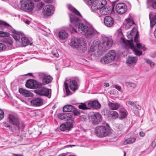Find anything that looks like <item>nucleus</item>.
<instances>
[{"label": "nucleus", "instance_id": "1", "mask_svg": "<svg viewBox=\"0 0 156 156\" xmlns=\"http://www.w3.org/2000/svg\"><path fill=\"white\" fill-rule=\"evenodd\" d=\"M67 7L73 12V14H69L71 24L69 25V29L71 33L76 32L75 27H78L79 32L86 38L91 39L97 36L98 32L93 27L81 22L82 16L76 9L70 4L67 5Z\"/></svg>", "mask_w": 156, "mask_h": 156}, {"label": "nucleus", "instance_id": "2", "mask_svg": "<svg viewBox=\"0 0 156 156\" xmlns=\"http://www.w3.org/2000/svg\"><path fill=\"white\" fill-rule=\"evenodd\" d=\"M113 43V41L111 38H105L101 41L95 40L90 45L89 53L92 55L91 52L97 51L100 52H98L99 54H102L108 50L112 46Z\"/></svg>", "mask_w": 156, "mask_h": 156}, {"label": "nucleus", "instance_id": "3", "mask_svg": "<svg viewBox=\"0 0 156 156\" xmlns=\"http://www.w3.org/2000/svg\"><path fill=\"white\" fill-rule=\"evenodd\" d=\"M137 33V39L139 36L138 32L135 28H133L130 33L127 35L128 40L126 41L123 37L120 39V43L123 47L128 49L130 48L134 52L135 54L137 56L142 55V52L137 49L135 46L132 42L133 37L134 38Z\"/></svg>", "mask_w": 156, "mask_h": 156}, {"label": "nucleus", "instance_id": "4", "mask_svg": "<svg viewBox=\"0 0 156 156\" xmlns=\"http://www.w3.org/2000/svg\"><path fill=\"white\" fill-rule=\"evenodd\" d=\"M106 4V0H94L91 5V11L96 13L99 17L107 15L110 13V9L103 8Z\"/></svg>", "mask_w": 156, "mask_h": 156}, {"label": "nucleus", "instance_id": "5", "mask_svg": "<svg viewBox=\"0 0 156 156\" xmlns=\"http://www.w3.org/2000/svg\"><path fill=\"white\" fill-rule=\"evenodd\" d=\"M70 46L75 48L81 53L84 52L87 50V47L84 39L82 38L74 37L71 39Z\"/></svg>", "mask_w": 156, "mask_h": 156}, {"label": "nucleus", "instance_id": "6", "mask_svg": "<svg viewBox=\"0 0 156 156\" xmlns=\"http://www.w3.org/2000/svg\"><path fill=\"white\" fill-rule=\"evenodd\" d=\"M8 120L9 123L14 126L18 130L23 129L25 125L23 122H20L18 117L16 115L10 114L8 116Z\"/></svg>", "mask_w": 156, "mask_h": 156}, {"label": "nucleus", "instance_id": "7", "mask_svg": "<svg viewBox=\"0 0 156 156\" xmlns=\"http://www.w3.org/2000/svg\"><path fill=\"white\" fill-rule=\"evenodd\" d=\"M111 131L109 126H97L95 129V133L98 137H103L108 136Z\"/></svg>", "mask_w": 156, "mask_h": 156}, {"label": "nucleus", "instance_id": "8", "mask_svg": "<svg viewBox=\"0 0 156 156\" xmlns=\"http://www.w3.org/2000/svg\"><path fill=\"white\" fill-rule=\"evenodd\" d=\"M21 8L27 12H31L34 7L33 3L30 0H20Z\"/></svg>", "mask_w": 156, "mask_h": 156}, {"label": "nucleus", "instance_id": "9", "mask_svg": "<svg viewBox=\"0 0 156 156\" xmlns=\"http://www.w3.org/2000/svg\"><path fill=\"white\" fill-rule=\"evenodd\" d=\"M89 120L93 124H98L101 122L102 120L101 115L98 112H91L88 115Z\"/></svg>", "mask_w": 156, "mask_h": 156}, {"label": "nucleus", "instance_id": "10", "mask_svg": "<svg viewBox=\"0 0 156 156\" xmlns=\"http://www.w3.org/2000/svg\"><path fill=\"white\" fill-rule=\"evenodd\" d=\"M12 37L14 39L19 43L22 46L25 47L29 45H31V42L29 39L26 37H20L19 35H13Z\"/></svg>", "mask_w": 156, "mask_h": 156}, {"label": "nucleus", "instance_id": "11", "mask_svg": "<svg viewBox=\"0 0 156 156\" xmlns=\"http://www.w3.org/2000/svg\"><path fill=\"white\" fill-rule=\"evenodd\" d=\"M34 92L39 95L46 96L49 98L51 96V90L45 87L34 90Z\"/></svg>", "mask_w": 156, "mask_h": 156}, {"label": "nucleus", "instance_id": "12", "mask_svg": "<svg viewBox=\"0 0 156 156\" xmlns=\"http://www.w3.org/2000/svg\"><path fill=\"white\" fill-rule=\"evenodd\" d=\"M26 86L29 88H40L42 87V84L36 80H29L27 81Z\"/></svg>", "mask_w": 156, "mask_h": 156}, {"label": "nucleus", "instance_id": "13", "mask_svg": "<svg viewBox=\"0 0 156 156\" xmlns=\"http://www.w3.org/2000/svg\"><path fill=\"white\" fill-rule=\"evenodd\" d=\"M39 76L40 78L42 79V87L43 85H45L51 83L52 80V77L50 75H47L44 73H40Z\"/></svg>", "mask_w": 156, "mask_h": 156}, {"label": "nucleus", "instance_id": "14", "mask_svg": "<svg viewBox=\"0 0 156 156\" xmlns=\"http://www.w3.org/2000/svg\"><path fill=\"white\" fill-rule=\"evenodd\" d=\"M43 13L44 16H50L54 13V6L51 5H47L43 8Z\"/></svg>", "mask_w": 156, "mask_h": 156}, {"label": "nucleus", "instance_id": "15", "mask_svg": "<svg viewBox=\"0 0 156 156\" xmlns=\"http://www.w3.org/2000/svg\"><path fill=\"white\" fill-rule=\"evenodd\" d=\"M9 33L7 32L0 31V37H5L3 42L7 44L11 45L12 44V38L9 37Z\"/></svg>", "mask_w": 156, "mask_h": 156}, {"label": "nucleus", "instance_id": "16", "mask_svg": "<svg viewBox=\"0 0 156 156\" xmlns=\"http://www.w3.org/2000/svg\"><path fill=\"white\" fill-rule=\"evenodd\" d=\"M116 10L119 14H122L127 10L126 5L123 3H119L116 6Z\"/></svg>", "mask_w": 156, "mask_h": 156}, {"label": "nucleus", "instance_id": "17", "mask_svg": "<svg viewBox=\"0 0 156 156\" xmlns=\"http://www.w3.org/2000/svg\"><path fill=\"white\" fill-rule=\"evenodd\" d=\"M104 23L106 26L110 27L113 25L114 22L112 17L110 16H106L104 19Z\"/></svg>", "mask_w": 156, "mask_h": 156}, {"label": "nucleus", "instance_id": "18", "mask_svg": "<svg viewBox=\"0 0 156 156\" xmlns=\"http://www.w3.org/2000/svg\"><path fill=\"white\" fill-rule=\"evenodd\" d=\"M89 109L92 108L96 109H99L101 107V104L98 101H90L88 103Z\"/></svg>", "mask_w": 156, "mask_h": 156}, {"label": "nucleus", "instance_id": "19", "mask_svg": "<svg viewBox=\"0 0 156 156\" xmlns=\"http://www.w3.org/2000/svg\"><path fill=\"white\" fill-rule=\"evenodd\" d=\"M149 18L150 20L151 27H153L156 24V14H153L151 12L149 14Z\"/></svg>", "mask_w": 156, "mask_h": 156}, {"label": "nucleus", "instance_id": "20", "mask_svg": "<svg viewBox=\"0 0 156 156\" xmlns=\"http://www.w3.org/2000/svg\"><path fill=\"white\" fill-rule=\"evenodd\" d=\"M137 59L136 57H129L126 60V64L129 66L133 65L136 63Z\"/></svg>", "mask_w": 156, "mask_h": 156}, {"label": "nucleus", "instance_id": "21", "mask_svg": "<svg viewBox=\"0 0 156 156\" xmlns=\"http://www.w3.org/2000/svg\"><path fill=\"white\" fill-rule=\"evenodd\" d=\"M110 62L114 61L116 55V54L114 50H112L109 51L106 55Z\"/></svg>", "mask_w": 156, "mask_h": 156}, {"label": "nucleus", "instance_id": "22", "mask_svg": "<svg viewBox=\"0 0 156 156\" xmlns=\"http://www.w3.org/2000/svg\"><path fill=\"white\" fill-rule=\"evenodd\" d=\"M58 37L60 39L64 40L68 37V34L65 30H62L58 32Z\"/></svg>", "mask_w": 156, "mask_h": 156}, {"label": "nucleus", "instance_id": "23", "mask_svg": "<svg viewBox=\"0 0 156 156\" xmlns=\"http://www.w3.org/2000/svg\"><path fill=\"white\" fill-rule=\"evenodd\" d=\"M30 102L33 105L40 106L42 105L43 100L41 98H37L31 100Z\"/></svg>", "mask_w": 156, "mask_h": 156}, {"label": "nucleus", "instance_id": "24", "mask_svg": "<svg viewBox=\"0 0 156 156\" xmlns=\"http://www.w3.org/2000/svg\"><path fill=\"white\" fill-rule=\"evenodd\" d=\"M119 119H122L125 118L127 116V111L123 108H120L119 109Z\"/></svg>", "mask_w": 156, "mask_h": 156}, {"label": "nucleus", "instance_id": "25", "mask_svg": "<svg viewBox=\"0 0 156 156\" xmlns=\"http://www.w3.org/2000/svg\"><path fill=\"white\" fill-rule=\"evenodd\" d=\"M69 84L70 89L73 91H75L78 88L77 83L75 80L70 81Z\"/></svg>", "mask_w": 156, "mask_h": 156}, {"label": "nucleus", "instance_id": "26", "mask_svg": "<svg viewBox=\"0 0 156 156\" xmlns=\"http://www.w3.org/2000/svg\"><path fill=\"white\" fill-rule=\"evenodd\" d=\"M134 41L136 43L137 47L139 49H143L144 51L145 50L144 46L142 44L139 43L137 39V33L136 34V36L134 38Z\"/></svg>", "mask_w": 156, "mask_h": 156}, {"label": "nucleus", "instance_id": "27", "mask_svg": "<svg viewBox=\"0 0 156 156\" xmlns=\"http://www.w3.org/2000/svg\"><path fill=\"white\" fill-rule=\"evenodd\" d=\"M75 108L72 105H67L64 106L63 108V111L64 112H74Z\"/></svg>", "mask_w": 156, "mask_h": 156}, {"label": "nucleus", "instance_id": "28", "mask_svg": "<svg viewBox=\"0 0 156 156\" xmlns=\"http://www.w3.org/2000/svg\"><path fill=\"white\" fill-rule=\"evenodd\" d=\"M19 91L21 94L26 97L31 96L32 94V93L29 91L23 88L20 89Z\"/></svg>", "mask_w": 156, "mask_h": 156}, {"label": "nucleus", "instance_id": "29", "mask_svg": "<svg viewBox=\"0 0 156 156\" xmlns=\"http://www.w3.org/2000/svg\"><path fill=\"white\" fill-rule=\"evenodd\" d=\"M72 116H73L71 113H62L60 114L59 115L58 117L61 120H64L66 119L67 120V119H69Z\"/></svg>", "mask_w": 156, "mask_h": 156}, {"label": "nucleus", "instance_id": "30", "mask_svg": "<svg viewBox=\"0 0 156 156\" xmlns=\"http://www.w3.org/2000/svg\"><path fill=\"white\" fill-rule=\"evenodd\" d=\"M120 104L118 103L109 102L108 106L112 110H117L120 107Z\"/></svg>", "mask_w": 156, "mask_h": 156}, {"label": "nucleus", "instance_id": "31", "mask_svg": "<svg viewBox=\"0 0 156 156\" xmlns=\"http://www.w3.org/2000/svg\"><path fill=\"white\" fill-rule=\"evenodd\" d=\"M136 140V137H131L126 139L124 141L123 144L124 145L131 144L134 143Z\"/></svg>", "mask_w": 156, "mask_h": 156}, {"label": "nucleus", "instance_id": "32", "mask_svg": "<svg viewBox=\"0 0 156 156\" xmlns=\"http://www.w3.org/2000/svg\"><path fill=\"white\" fill-rule=\"evenodd\" d=\"M74 119L73 116L69 119H67V124L66 125L68 129L73 127V124L74 123Z\"/></svg>", "mask_w": 156, "mask_h": 156}, {"label": "nucleus", "instance_id": "33", "mask_svg": "<svg viewBox=\"0 0 156 156\" xmlns=\"http://www.w3.org/2000/svg\"><path fill=\"white\" fill-rule=\"evenodd\" d=\"M125 20L127 23L126 25V27L127 28H129L133 24H134L133 19L131 17H129V18L126 19Z\"/></svg>", "mask_w": 156, "mask_h": 156}, {"label": "nucleus", "instance_id": "34", "mask_svg": "<svg viewBox=\"0 0 156 156\" xmlns=\"http://www.w3.org/2000/svg\"><path fill=\"white\" fill-rule=\"evenodd\" d=\"M5 27L10 29L11 26L5 21H0V29L4 30Z\"/></svg>", "mask_w": 156, "mask_h": 156}, {"label": "nucleus", "instance_id": "35", "mask_svg": "<svg viewBox=\"0 0 156 156\" xmlns=\"http://www.w3.org/2000/svg\"><path fill=\"white\" fill-rule=\"evenodd\" d=\"M110 116L113 119H116L119 117L118 113L115 111H112L110 112L109 114Z\"/></svg>", "mask_w": 156, "mask_h": 156}, {"label": "nucleus", "instance_id": "36", "mask_svg": "<svg viewBox=\"0 0 156 156\" xmlns=\"http://www.w3.org/2000/svg\"><path fill=\"white\" fill-rule=\"evenodd\" d=\"M110 60L109 59V60H108V57L106 55L105 56H104L101 58L100 61L103 64H106L110 63L109 62Z\"/></svg>", "mask_w": 156, "mask_h": 156}, {"label": "nucleus", "instance_id": "37", "mask_svg": "<svg viewBox=\"0 0 156 156\" xmlns=\"http://www.w3.org/2000/svg\"><path fill=\"white\" fill-rule=\"evenodd\" d=\"M44 3L42 2H40L37 4L36 7V9L38 11L41 10L44 5Z\"/></svg>", "mask_w": 156, "mask_h": 156}, {"label": "nucleus", "instance_id": "38", "mask_svg": "<svg viewBox=\"0 0 156 156\" xmlns=\"http://www.w3.org/2000/svg\"><path fill=\"white\" fill-rule=\"evenodd\" d=\"M78 107L80 109L83 110L89 109V108H88V105L87 106L85 103H81V104L79 105Z\"/></svg>", "mask_w": 156, "mask_h": 156}, {"label": "nucleus", "instance_id": "39", "mask_svg": "<svg viewBox=\"0 0 156 156\" xmlns=\"http://www.w3.org/2000/svg\"><path fill=\"white\" fill-rule=\"evenodd\" d=\"M145 60L148 64L150 65L151 67L153 68L155 66V63L150 60L147 58H146L145 59Z\"/></svg>", "mask_w": 156, "mask_h": 156}, {"label": "nucleus", "instance_id": "40", "mask_svg": "<svg viewBox=\"0 0 156 156\" xmlns=\"http://www.w3.org/2000/svg\"><path fill=\"white\" fill-rule=\"evenodd\" d=\"M64 86L65 87L67 94L69 95L70 94V92L68 88V85L67 82L65 81L64 83Z\"/></svg>", "mask_w": 156, "mask_h": 156}, {"label": "nucleus", "instance_id": "41", "mask_svg": "<svg viewBox=\"0 0 156 156\" xmlns=\"http://www.w3.org/2000/svg\"><path fill=\"white\" fill-rule=\"evenodd\" d=\"M60 129L61 130L63 131L68 129L66 125L64 124H62L60 126Z\"/></svg>", "mask_w": 156, "mask_h": 156}, {"label": "nucleus", "instance_id": "42", "mask_svg": "<svg viewBox=\"0 0 156 156\" xmlns=\"http://www.w3.org/2000/svg\"><path fill=\"white\" fill-rule=\"evenodd\" d=\"M94 0H83L84 2L88 5H91Z\"/></svg>", "mask_w": 156, "mask_h": 156}, {"label": "nucleus", "instance_id": "43", "mask_svg": "<svg viewBox=\"0 0 156 156\" xmlns=\"http://www.w3.org/2000/svg\"><path fill=\"white\" fill-rule=\"evenodd\" d=\"M6 48V46L4 44L0 43V51L4 50Z\"/></svg>", "mask_w": 156, "mask_h": 156}, {"label": "nucleus", "instance_id": "44", "mask_svg": "<svg viewBox=\"0 0 156 156\" xmlns=\"http://www.w3.org/2000/svg\"><path fill=\"white\" fill-rule=\"evenodd\" d=\"M4 117V112L1 109H0V120H2Z\"/></svg>", "mask_w": 156, "mask_h": 156}, {"label": "nucleus", "instance_id": "45", "mask_svg": "<svg viewBox=\"0 0 156 156\" xmlns=\"http://www.w3.org/2000/svg\"><path fill=\"white\" fill-rule=\"evenodd\" d=\"M127 85L129 86L130 87H132L133 88H135L136 86V84L135 83H131V82H127Z\"/></svg>", "mask_w": 156, "mask_h": 156}, {"label": "nucleus", "instance_id": "46", "mask_svg": "<svg viewBox=\"0 0 156 156\" xmlns=\"http://www.w3.org/2000/svg\"><path fill=\"white\" fill-rule=\"evenodd\" d=\"M52 54L55 57H58L59 56L58 52L56 50L53 51L52 52Z\"/></svg>", "mask_w": 156, "mask_h": 156}, {"label": "nucleus", "instance_id": "47", "mask_svg": "<svg viewBox=\"0 0 156 156\" xmlns=\"http://www.w3.org/2000/svg\"><path fill=\"white\" fill-rule=\"evenodd\" d=\"M127 104L133 106H136V105L132 101H129L126 102Z\"/></svg>", "mask_w": 156, "mask_h": 156}, {"label": "nucleus", "instance_id": "48", "mask_svg": "<svg viewBox=\"0 0 156 156\" xmlns=\"http://www.w3.org/2000/svg\"><path fill=\"white\" fill-rule=\"evenodd\" d=\"M114 87H115L116 89L118 90L121 91L122 90V88L121 87L119 86L118 85H115L114 86Z\"/></svg>", "mask_w": 156, "mask_h": 156}, {"label": "nucleus", "instance_id": "49", "mask_svg": "<svg viewBox=\"0 0 156 156\" xmlns=\"http://www.w3.org/2000/svg\"><path fill=\"white\" fill-rule=\"evenodd\" d=\"M150 56L151 57L153 58H155L156 57V51L151 53Z\"/></svg>", "mask_w": 156, "mask_h": 156}, {"label": "nucleus", "instance_id": "50", "mask_svg": "<svg viewBox=\"0 0 156 156\" xmlns=\"http://www.w3.org/2000/svg\"><path fill=\"white\" fill-rule=\"evenodd\" d=\"M151 5L153 8L156 9V0L152 3Z\"/></svg>", "mask_w": 156, "mask_h": 156}, {"label": "nucleus", "instance_id": "51", "mask_svg": "<svg viewBox=\"0 0 156 156\" xmlns=\"http://www.w3.org/2000/svg\"><path fill=\"white\" fill-rule=\"evenodd\" d=\"M139 134L140 137H143L145 135V133L143 131H140L139 132Z\"/></svg>", "mask_w": 156, "mask_h": 156}, {"label": "nucleus", "instance_id": "52", "mask_svg": "<svg viewBox=\"0 0 156 156\" xmlns=\"http://www.w3.org/2000/svg\"><path fill=\"white\" fill-rule=\"evenodd\" d=\"M156 145V139H155L152 142V146H155Z\"/></svg>", "mask_w": 156, "mask_h": 156}, {"label": "nucleus", "instance_id": "53", "mask_svg": "<svg viewBox=\"0 0 156 156\" xmlns=\"http://www.w3.org/2000/svg\"><path fill=\"white\" fill-rule=\"evenodd\" d=\"M44 1L45 2L51 3L53 2V0H44Z\"/></svg>", "mask_w": 156, "mask_h": 156}, {"label": "nucleus", "instance_id": "54", "mask_svg": "<svg viewBox=\"0 0 156 156\" xmlns=\"http://www.w3.org/2000/svg\"><path fill=\"white\" fill-rule=\"evenodd\" d=\"M4 126L9 128H10L11 126V125L7 123H5L4 124Z\"/></svg>", "mask_w": 156, "mask_h": 156}, {"label": "nucleus", "instance_id": "55", "mask_svg": "<svg viewBox=\"0 0 156 156\" xmlns=\"http://www.w3.org/2000/svg\"><path fill=\"white\" fill-rule=\"evenodd\" d=\"M12 155L14 156H23V155L22 154H13Z\"/></svg>", "mask_w": 156, "mask_h": 156}, {"label": "nucleus", "instance_id": "56", "mask_svg": "<svg viewBox=\"0 0 156 156\" xmlns=\"http://www.w3.org/2000/svg\"><path fill=\"white\" fill-rule=\"evenodd\" d=\"M133 107H135L136 109H139V110L140 109V108L139 105H136V106H133Z\"/></svg>", "mask_w": 156, "mask_h": 156}, {"label": "nucleus", "instance_id": "57", "mask_svg": "<svg viewBox=\"0 0 156 156\" xmlns=\"http://www.w3.org/2000/svg\"><path fill=\"white\" fill-rule=\"evenodd\" d=\"M25 22V23H26L27 24H30V22L28 20H27Z\"/></svg>", "mask_w": 156, "mask_h": 156}, {"label": "nucleus", "instance_id": "58", "mask_svg": "<svg viewBox=\"0 0 156 156\" xmlns=\"http://www.w3.org/2000/svg\"><path fill=\"white\" fill-rule=\"evenodd\" d=\"M105 86L107 87H109V84L108 83H105Z\"/></svg>", "mask_w": 156, "mask_h": 156}, {"label": "nucleus", "instance_id": "59", "mask_svg": "<svg viewBox=\"0 0 156 156\" xmlns=\"http://www.w3.org/2000/svg\"><path fill=\"white\" fill-rule=\"evenodd\" d=\"M154 35L155 37L156 38V28L155 29V30L154 32Z\"/></svg>", "mask_w": 156, "mask_h": 156}, {"label": "nucleus", "instance_id": "60", "mask_svg": "<svg viewBox=\"0 0 156 156\" xmlns=\"http://www.w3.org/2000/svg\"><path fill=\"white\" fill-rule=\"evenodd\" d=\"M74 115H78L79 114V112H77L76 113V112L74 113Z\"/></svg>", "mask_w": 156, "mask_h": 156}, {"label": "nucleus", "instance_id": "61", "mask_svg": "<svg viewBox=\"0 0 156 156\" xmlns=\"http://www.w3.org/2000/svg\"><path fill=\"white\" fill-rule=\"evenodd\" d=\"M69 147H72L73 146H76V145H69Z\"/></svg>", "mask_w": 156, "mask_h": 156}, {"label": "nucleus", "instance_id": "62", "mask_svg": "<svg viewBox=\"0 0 156 156\" xmlns=\"http://www.w3.org/2000/svg\"><path fill=\"white\" fill-rule=\"evenodd\" d=\"M151 1H152V0H148L147 1V4H149L150 2H151Z\"/></svg>", "mask_w": 156, "mask_h": 156}, {"label": "nucleus", "instance_id": "63", "mask_svg": "<svg viewBox=\"0 0 156 156\" xmlns=\"http://www.w3.org/2000/svg\"><path fill=\"white\" fill-rule=\"evenodd\" d=\"M58 156H66L64 154H60Z\"/></svg>", "mask_w": 156, "mask_h": 156}, {"label": "nucleus", "instance_id": "64", "mask_svg": "<svg viewBox=\"0 0 156 156\" xmlns=\"http://www.w3.org/2000/svg\"><path fill=\"white\" fill-rule=\"evenodd\" d=\"M126 156V152L125 151H124V155L123 156Z\"/></svg>", "mask_w": 156, "mask_h": 156}]
</instances>
